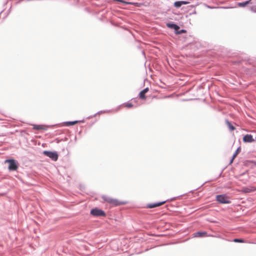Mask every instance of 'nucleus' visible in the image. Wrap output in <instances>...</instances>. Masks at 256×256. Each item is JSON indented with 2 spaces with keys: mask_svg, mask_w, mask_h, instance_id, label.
Listing matches in <instances>:
<instances>
[{
  "mask_svg": "<svg viewBox=\"0 0 256 256\" xmlns=\"http://www.w3.org/2000/svg\"><path fill=\"white\" fill-rule=\"evenodd\" d=\"M42 153L44 156H48L53 161L56 162L58 160V154L56 151L44 150Z\"/></svg>",
  "mask_w": 256,
  "mask_h": 256,
  "instance_id": "20e7f679",
  "label": "nucleus"
},
{
  "mask_svg": "<svg viewBox=\"0 0 256 256\" xmlns=\"http://www.w3.org/2000/svg\"><path fill=\"white\" fill-rule=\"evenodd\" d=\"M233 241L235 242H244V240L242 238H234Z\"/></svg>",
  "mask_w": 256,
  "mask_h": 256,
  "instance_id": "dca6fc26",
  "label": "nucleus"
},
{
  "mask_svg": "<svg viewBox=\"0 0 256 256\" xmlns=\"http://www.w3.org/2000/svg\"><path fill=\"white\" fill-rule=\"evenodd\" d=\"M34 128L36 130H40L42 129V128L40 126L35 125L34 126Z\"/></svg>",
  "mask_w": 256,
  "mask_h": 256,
  "instance_id": "4be33fe9",
  "label": "nucleus"
},
{
  "mask_svg": "<svg viewBox=\"0 0 256 256\" xmlns=\"http://www.w3.org/2000/svg\"><path fill=\"white\" fill-rule=\"evenodd\" d=\"M133 106V104L132 103H128L126 104V106L127 108H132Z\"/></svg>",
  "mask_w": 256,
  "mask_h": 256,
  "instance_id": "5701e85b",
  "label": "nucleus"
},
{
  "mask_svg": "<svg viewBox=\"0 0 256 256\" xmlns=\"http://www.w3.org/2000/svg\"><path fill=\"white\" fill-rule=\"evenodd\" d=\"M0 154H3V152H0Z\"/></svg>",
  "mask_w": 256,
  "mask_h": 256,
  "instance_id": "cd10ccee",
  "label": "nucleus"
},
{
  "mask_svg": "<svg viewBox=\"0 0 256 256\" xmlns=\"http://www.w3.org/2000/svg\"><path fill=\"white\" fill-rule=\"evenodd\" d=\"M189 4V2H188V1H184V0L176 1L174 2V7H176V8H179L182 5L187 4Z\"/></svg>",
  "mask_w": 256,
  "mask_h": 256,
  "instance_id": "6e6552de",
  "label": "nucleus"
},
{
  "mask_svg": "<svg viewBox=\"0 0 256 256\" xmlns=\"http://www.w3.org/2000/svg\"><path fill=\"white\" fill-rule=\"evenodd\" d=\"M4 163H8L9 164L8 169L10 171H15L18 168V162L14 159L6 160Z\"/></svg>",
  "mask_w": 256,
  "mask_h": 256,
  "instance_id": "f257e3e1",
  "label": "nucleus"
},
{
  "mask_svg": "<svg viewBox=\"0 0 256 256\" xmlns=\"http://www.w3.org/2000/svg\"><path fill=\"white\" fill-rule=\"evenodd\" d=\"M192 14H196V11H194V12H192Z\"/></svg>",
  "mask_w": 256,
  "mask_h": 256,
  "instance_id": "a878e982",
  "label": "nucleus"
},
{
  "mask_svg": "<svg viewBox=\"0 0 256 256\" xmlns=\"http://www.w3.org/2000/svg\"><path fill=\"white\" fill-rule=\"evenodd\" d=\"M250 10L252 12H256V6H253L250 8Z\"/></svg>",
  "mask_w": 256,
  "mask_h": 256,
  "instance_id": "aec40b11",
  "label": "nucleus"
},
{
  "mask_svg": "<svg viewBox=\"0 0 256 256\" xmlns=\"http://www.w3.org/2000/svg\"><path fill=\"white\" fill-rule=\"evenodd\" d=\"M110 110H100V111H99L98 112H96L94 116L93 117H94L96 114H102V113H105V112H108Z\"/></svg>",
  "mask_w": 256,
  "mask_h": 256,
  "instance_id": "a211bd4d",
  "label": "nucleus"
},
{
  "mask_svg": "<svg viewBox=\"0 0 256 256\" xmlns=\"http://www.w3.org/2000/svg\"><path fill=\"white\" fill-rule=\"evenodd\" d=\"M168 200H164V201H162L161 202L148 204L147 205V207L150 208H154L156 207H158V206H162V204H164Z\"/></svg>",
  "mask_w": 256,
  "mask_h": 256,
  "instance_id": "0eeeda50",
  "label": "nucleus"
},
{
  "mask_svg": "<svg viewBox=\"0 0 256 256\" xmlns=\"http://www.w3.org/2000/svg\"><path fill=\"white\" fill-rule=\"evenodd\" d=\"M226 124L227 126L228 127L229 130L230 131L234 130H235V128L234 126H233L232 124L228 121V120H226Z\"/></svg>",
  "mask_w": 256,
  "mask_h": 256,
  "instance_id": "f8f14e48",
  "label": "nucleus"
},
{
  "mask_svg": "<svg viewBox=\"0 0 256 256\" xmlns=\"http://www.w3.org/2000/svg\"><path fill=\"white\" fill-rule=\"evenodd\" d=\"M90 214L95 216H105L106 215V212L103 210L97 208L92 209Z\"/></svg>",
  "mask_w": 256,
  "mask_h": 256,
  "instance_id": "39448f33",
  "label": "nucleus"
},
{
  "mask_svg": "<svg viewBox=\"0 0 256 256\" xmlns=\"http://www.w3.org/2000/svg\"><path fill=\"white\" fill-rule=\"evenodd\" d=\"M78 122V120L67 122H66V124L67 126H73Z\"/></svg>",
  "mask_w": 256,
  "mask_h": 256,
  "instance_id": "4468645a",
  "label": "nucleus"
},
{
  "mask_svg": "<svg viewBox=\"0 0 256 256\" xmlns=\"http://www.w3.org/2000/svg\"><path fill=\"white\" fill-rule=\"evenodd\" d=\"M176 24L174 22H168L166 23V26L168 28L172 29H174Z\"/></svg>",
  "mask_w": 256,
  "mask_h": 256,
  "instance_id": "ddd939ff",
  "label": "nucleus"
},
{
  "mask_svg": "<svg viewBox=\"0 0 256 256\" xmlns=\"http://www.w3.org/2000/svg\"><path fill=\"white\" fill-rule=\"evenodd\" d=\"M252 192V190L250 188H244V192Z\"/></svg>",
  "mask_w": 256,
  "mask_h": 256,
  "instance_id": "412c9836",
  "label": "nucleus"
},
{
  "mask_svg": "<svg viewBox=\"0 0 256 256\" xmlns=\"http://www.w3.org/2000/svg\"><path fill=\"white\" fill-rule=\"evenodd\" d=\"M180 29V26L178 24H176L174 28V32L176 34H177V32H179Z\"/></svg>",
  "mask_w": 256,
  "mask_h": 256,
  "instance_id": "f3484780",
  "label": "nucleus"
},
{
  "mask_svg": "<svg viewBox=\"0 0 256 256\" xmlns=\"http://www.w3.org/2000/svg\"><path fill=\"white\" fill-rule=\"evenodd\" d=\"M102 198L108 203L112 204L114 206H118L120 205L125 204H126V202L119 201L116 199H113L106 196H103Z\"/></svg>",
  "mask_w": 256,
  "mask_h": 256,
  "instance_id": "f03ea898",
  "label": "nucleus"
},
{
  "mask_svg": "<svg viewBox=\"0 0 256 256\" xmlns=\"http://www.w3.org/2000/svg\"><path fill=\"white\" fill-rule=\"evenodd\" d=\"M194 237H205L208 236V234L205 231H199L193 234Z\"/></svg>",
  "mask_w": 256,
  "mask_h": 256,
  "instance_id": "1a4fd4ad",
  "label": "nucleus"
},
{
  "mask_svg": "<svg viewBox=\"0 0 256 256\" xmlns=\"http://www.w3.org/2000/svg\"><path fill=\"white\" fill-rule=\"evenodd\" d=\"M208 8H212L210 7V6H208Z\"/></svg>",
  "mask_w": 256,
  "mask_h": 256,
  "instance_id": "bb28decb",
  "label": "nucleus"
},
{
  "mask_svg": "<svg viewBox=\"0 0 256 256\" xmlns=\"http://www.w3.org/2000/svg\"><path fill=\"white\" fill-rule=\"evenodd\" d=\"M174 198H171L170 200V201H172V200H174Z\"/></svg>",
  "mask_w": 256,
  "mask_h": 256,
  "instance_id": "393cba45",
  "label": "nucleus"
},
{
  "mask_svg": "<svg viewBox=\"0 0 256 256\" xmlns=\"http://www.w3.org/2000/svg\"><path fill=\"white\" fill-rule=\"evenodd\" d=\"M240 146H238L237 149L235 151V152H234V154H233L232 155V157H233V158H234L240 152Z\"/></svg>",
  "mask_w": 256,
  "mask_h": 256,
  "instance_id": "2eb2a0df",
  "label": "nucleus"
},
{
  "mask_svg": "<svg viewBox=\"0 0 256 256\" xmlns=\"http://www.w3.org/2000/svg\"><path fill=\"white\" fill-rule=\"evenodd\" d=\"M252 4V0H248L244 2H238V5L239 6L244 7V6H246V4Z\"/></svg>",
  "mask_w": 256,
  "mask_h": 256,
  "instance_id": "9b49d317",
  "label": "nucleus"
},
{
  "mask_svg": "<svg viewBox=\"0 0 256 256\" xmlns=\"http://www.w3.org/2000/svg\"><path fill=\"white\" fill-rule=\"evenodd\" d=\"M254 138L256 139V136L254 138L253 135L251 134H247L244 136L243 141L244 142H254Z\"/></svg>",
  "mask_w": 256,
  "mask_h": 256,
  "instance_id": "423d86ee",
  "label": "nucleus"
},
{
  "mask_svg": "<svg viewBox=\"0 0 256 256\" xmlns=\"http://www.w3.org/2000/svg\"><path fill=\"white\" fill-rule=\"evenodd\" d=\"M234 158H233V157L232 156L230 161V162H229V164H231L232 162H233V161H234Z\"/></svg>",
  "mask_w": 256,
  "mask_h": 256,
  "instance_id": "b1692460",
  "label": "nucleus"
},
{
  "mask_svg": "<svg viewBox=\"0 0 256 256\" xmlns=\"http://www.w3.org/2000/svg\"><path fill=\"white\" fill-rule=\"evenodd\" d=\"M216 199L222 204H229L231 202L229 198L226 194H218L216 196Z\"/></svg>",
  "mask_w": 256,
  "mask_h": 256,
  "instance_id": "7ed1b4c3",
  "label": "nucleus"
},
{
  "mask_svg": "<svg viewBox=\"0 0 256 256\" xmlns=\"http://www.w3.org/2000/svg\"><path fill=\"white\" fill-rule=\"evenodd\" d=\"M149 89L148 88H144L143 90H142L140 93H139V97L142 100H146V96H145V94L148 91Z\"/></svg>",
  "mask_w": 256,
  "mask_h": 256,
  "instance_id": "9d476101",
  "label": "nucleus"
},
{
  "mask_svg": "<svg viewBox=\"0 0 256 256\" xmlns=\"http://www.w3.org/2000/svg\"><path fill=\"white\" fill-rule=\"evenodd\" d=\"M186 30L184 29H182L179 30V32H177V34H182L186 33Z\"/></svg>",
  "mask_w": 256,
  "mask_h": 256,
  "instance_id": "6ab92c4d",
  "label": "nucleus"
}]
</instances>
